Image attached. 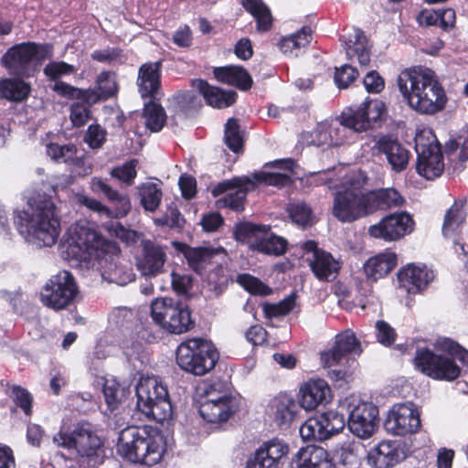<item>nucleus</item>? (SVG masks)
Returning <instances> with one entry per match:
<instances>
[{"instance_id":"1","label":"nucleus","mask_w":468,"mask_h":468,"mask_svg":"<svg viewBox=\"0 0 468 468\" xmlns=\"http://www.w3.org/2000/svg\"><path fill=\"white\" fill-rule=\"evenodd\" d=\"M397 83L404 101L418 113L431 115L445 107V91L430 69H405L399 75Z\"/></svg>"},{"instance_id":"2","label":"nucleus","mask_w":468,"mask_h":468,"mask_svg":"<svg viewBox=\"0 0 468 468\" xmlns=\"http://www.w3.org/2000/svg\"><path fill=\"white\" fill-rule=\"evenodd\" d=\"M15 223L25 238L39 247H51L60 233L59 218L52 200L38 196L28 201L24 210L15 212Z\"/></svg>"},{"instance_id":"3","label":"nucleus","mask_w":468,"mask_h":468,"mask_svg":"<svg viewBox=\"0 0 468 468\" xmlns=\"http://www.w3.org/2000/svg\"><path fill=\"white\" fill-rule=\"evenodd\" d=\"M434 347L438 351L445 352L449 356L437 355L427 348L418 349L414 357V365L423 374L435 378L447 381L456 379L461 368L454 362L453 357L459 359L468 367V351L458 343L447 337H438Z\"/></svg>"},{"instance_id":"4","label":"nucleus","mask_w":468,"mask_h":468,"mask_svg":"<svg viewBox=\"0 0 468 468\" xmlns=\"http://www.w3.org/2000/svg\"><path fill=\"white\" fill-rule=\"evenodd\" d=\"M165 451L163 437L151 435L145 428L129 426L119 434L117 453L131 463L154 465L160 462Z\"/></svg>"},{"instance_id":"5","label":"nucleus","mask_w":468,"mask_h":468,"mask_svg":"<svg viewBox=\"0 0 468 468\" xmlns=\"http://www.w3.org/2000/svg\"><path fill=\"white\" fill-rule=\"evenodd\" d=\"M367 178L361 172L347 174L335 191L332 214L342 223H352L370 215L367 191L362 188Z\"/></svg>"},{"instance_id":"6","label":"nucleus","mask_w":468,"mask_h":468,"mask_svg":"<svg viewBox=\"0 0 468 468\" xmlns=\"http://www.w3.org/2000/svg\"><path fill=\"white\" fill-rule=\"evenodd\" d=\"M290 182V176L283 173H254L252 177L238 176L218 183L213 189L212 195L218 197L216 201L219 208L229 207L235 211L244 208L247 193L255 187L257 183L268 186H282Z\"/></svg>"},{"instance_id":"7","label":"nucleus","mask_w":468,"mask_h":468,"mask_svg":"<svg viewBox=\"0 0 468 468\" xmlns=\"http://www.w3.org/2000/svg\"><path fill=\"white\" fill-rule=\"evenodd\" d=\"M61 244L68 256L79 261H86L91 256L101 257L103 252L112 255L118 250L115 242L105 239L84 221L72 224L65 232Z\"/></svg>"},{"instance_id":"8","label":"nucleus","mask_w":468,"mask_h":468,"mask_svg":"<svg viewBox=\"0 0 468 468\" xmlns=\"http://www.w3.org/2000/svg\"><path fill=\"white\" fill-rule=\"evenodd\" d=\"M137 408L149 419L164 422L172 417V405L165 386L154 377L141 378L136 386Z\"/></svg>"},{"instance_id":"9","label":"nucleus","mask_w":468,"mask_h":468,"mask_svg":"<svg viewBox=\"0 0 468 468\" xmlns=\"http://www.w3.org/2000/svg\"><path fill=\"white\" fill-rule=\"evenodd\" d=\"M218 353L214 345L203 338H190L182 342L176 349V363L186 372L203 376L213 369Z\"/></svg>"},{"instance_id":"10","label":"nucleus","mask_w":468,"mask_h":468,"mask_svg":"<svg viewBox=\"0 0 468 468\" xmlns=\"http://www.w3.org/2000/svg\"><path fill=\"white\" fill-rule=\"evenodd\" d=\"M53 442L58 447L75 450L79 456L93 462V465L100 463L104 454L101 438L88 422L79 423L70 434L58 432L53 437Z\"/></svg>"},{"instance_id":"11","label":"nucleus","mask_w":468,"mask_h":468,"mask_svg":"<svg viewBox=\"0 0 468 468\" xmlns=\"http://www.w3.org/2000/svg\"><path fill=\"white\" fill-rule=\"evenodd\" d=\"M384 103L381 101H365L357 109L351 108L343 112L337 126H331L329 130L331 145H340L345 143L346 129L361 133L371 127L381 116Z\"/></svg>"},{"instance_id":"12","label":"nucleus","mask_w":468,"mask_h":468,"mask_svg":"<svg viewBox=\"0 0 468 468\" xmlns=\"http://www.w3.org/2000/svg\"><path fill=\"white\" fill-rule=\"evenodd\" d=\"M52 46L25 42L10 48L3 56L2 63L10 73L29 77L38 65L52 56Z\"/></svg>"},{"instance_id":"13","label":"nucleus","mask_w":468,"mask_h":468,"mask_svg":"<svg viewBox=\"0 0 468 468\" xmlns=\"http://www.w3.org/2000/svg\"><path fill=\"white\" fill-rule=\"evenodd\" d=\"M151 316L168 333L180 335L189 331L194 323L188 307L172 298H157L151 304Z\"/></svg>"},{"instance_id":"14","label":"nucleus","mask_w":468,"mask_h":468,"mask_svg":"<svg viewBox=\"0 0 468 468\" xmlns=\"http://www.w3.org/2000/svg\"><path fill=\"white\" fill-rule=\"evenodd\" d=\"M417 173L428 180L439 177L444 170L443 156L438 140L431 129H423L415 136Z\"/></svg>"},{"instance_id":"15","label":"nucleus","mask_w":468,"mask_h":468,"mask_svg":"<svg viewBox=\"0 0 468 468\" xmlns=\"http://www.w3.org/2000/svg\"><path fill=\"white\" fill-rule=\"evenodd\" d=\"M78 292L73 275L68 271H61L51 276L43 286L40 300L47 307L58 311L72 303Z\"/></svg>"},{"instance_id":"16","label":"nucleus","mask_w":468,"mask_h":468,"mask_svg":"<svg viewBox=\"0 0 468 468\" xmlns=\"http://www.w3.org/2000/svg\"><path fill=\"white\" fill-rule=\"evenodd\" d=\"M346 426L343 413L328 410L309 418L301 427L300 435L304 441H325L339 433Z\"/></svg>"},{"instance_id":"17","label":"nucleus","mask_w":468,"mask_h":468,"mask_svg":"<svg viewBox=\"0 0 468 468\" xmlns=\"http://www.w3.org/2000/svg\"><path fill=\"white\" fill-rule=\"evenodd\" d=\"M348 429L361 439L370 438L377 428L378 409L369 402L356 403V399L347 403Z\"/></svg>"},{"instance_id":"18","label":"nucleus","mask_w":468,"mask_h":468,"mask_svg":"<svg viewBox=\"0 0 468 468\" xmlns=\"http://www.w3.org/2000/svg\"><path fill=\"white\" fill-rule=\"evenodd\" d=\"M420 427V412L412 402L395 404L385 421L387 431L397 436L414 433Z\"/></svg>"},{"instance_id":"19","label":"nucleus","mask_w":468,"mask_h":468,"mask_svg":"<svg viewBox=\"0 0 468 468\" xmlns=\"http://www.w3.org/2000/svg\"><path fill=\"white\" fill-rule=\"evenodd\" d=\"M413 219L406 212L392 213L368 228V234L388 242L396 241L413 230Z\"/></svg>"},{"instance_id":"20","label":"nucleus","mask_w":468,"mask_h":468,"mask_svg":"<svg viewBox=\"0 0 468 468\" xmlns=\"http://www.w3.org/2000/svg\"><path fill=\"white\" fill-rule=\"evenodd\" d=\"M303 249L310 253L306 261L318 280L331 282L336 278L340 263L329 252L318 249L313 240L306 241L303 244Z\"/></svg>"},{"instance_id":"21","label":"nucleus","mask_w":468,"mask_h":468,"mask_svg":"<svg viewBox=\"0 0 468 468\" xmlns=\"http://www.w3.org/2000/svg\"><path fill=\"white\" fill-rule=\"evenodd\" d=\"M373 149L385 155L392 171L400 173L407 168L410 153L393 135L382 134L376 137Z\"/></svg>"},{"instance_id":"22","label":"nucleus","mask_w":468,"mask_h":468,"mask_svg":"<svg viewBox=\"0 0 468 468\" xmlns=\"http://www.w3.org/2000/svg\"><path fill=\"white\" fill-rule=\"evenodd\" d=\"M350 353L359 355L362 348L355 334L351 330H346L336 335L331 349L321 353L322 365L324 367H336Z\"/></svg>"},{"instance_id":"23","label":"nucleus","mask_w":468,"mask_h":468,"mask_svg":"<svg viewBox=\"0 0 468 468\" xmlns=\"http://www.w3.org/2000/svg\"><path fill=\"white\" fill-rule=\"evenodd\" d=\"M289 452V446L278 439L264 442L247 463V468H279Z\"/></svg>"},{"instance_id":"24","label":"nucleus","mask_w":468,"mask_h":468,"mask_svg":"<svg viewBox=\"0 0 468 468\" xmlns=\"http://www.w3.org/2000/svg\"><path fill=\"white\" fill-rule=\"evenodd\" d=\"M166 261L165 248L151 240L143 241V252L137 259V268L145 277L163 272Z\"/></svg>"},{"instance_id":"25","label":"nucleus","mask_w":468,"mask_h":468,"mask_svg":"<svg viewBox=\"0 0 468 468\" xmlns=\"http://www.w3.org/2000/svg\"><path fill=\"white\" fill-rule=\"evenodd\" d=\"M161 60L147 62L140 67L137 85L142 98L154 101L161 98Z\"/></svg>"},{"instance_id":"26","label":"nucleus","mask_w":468,"mask_h":468,"mask_svg":"<svg viewBox=\"0 0 468 468\" xmlns=\"http://www.w3.org/2000/svg\"><path fill=\"white\" fill-rule=\"evenodd\" d=\"M405 452L397 441H383L370 449L367 464L371 468H391L404 460Z\"/></svg>"},{"instance_id":"27","label":"nucleus","mask_w":468,"mask_h":468,"mask_svg":"<svg viewBox=\"0 0 468 468\" xmlns=\"http://www.w3.org/2000/svg\"><path fill=\"white\" fill-rule=\"evenodd\" d=\"M183 253L189 267L199 274H201L208 265L220 264L227 257L226 250L221 247L212 248L186 246Z\"/></svg>"},{"instance_id":"28","label":"nucleus","mask_w":468,"mask_h":468,"mask_svg":"<svg viewBox=\"0 0 468 468\" xmlns=\"http://www.w3.org/2000/svg\"><path fill=\"white\" fill-rule=\"evenodd\" d=\"M346 49V57L351 61H357L361 67H367L370 61L367 39L363 31L352 28L340 37Z\"/></svg>"},{"instance_id":"29","label":"nucleus","mask_w":468,"mask_h":468,"mask_svg":"<svg viewBox=\"0 0 468 468\" xmlns=\"http://www.w3.org/2000/svg\"><path fill=\"white\" fill-rule=\"evenodd\" d=\"M299 403L305 410H313L331 399V389L324 379H311L300 388Z\"/></svg>"},{"instance_id":"30","label":"nucleus","mask_w":468,"mask_h":468,"mask_svg":"<svg viewBox=\"0 0 468 468\" xmlns=\"http://www.w3.org/2000/svg\"><path fill=\"white\" fill-rule=\"evenodd\" d=\"M400 285L409 292H417L424 290L433 280V271L425 265L409 264L398 273Z\"/></svg>"},{"instance_id":"31","label":"nucleus","mask_w":468,"mask_h":468,"mask_svg":"<svg viewBox=\"0 0 468 468\" xmlns=\"http://www.w3.org/2000/svg\"><path fill=\"white\" fill-rule=\"evenodd\" d=\"M192 87L197 89L203 96L206 102L218 109L231 106L237 99V92L234 90H224L218 87L212 86L203 80H193Z\"/></svg>"},{"instance_id":"32","label":"nucleus","mask_w":468,"mask_h":468,"mask_svg":"<svg viewBox=\"0 0 468 468\" xmlns=\"http://www.w3.org/2000/svg\"><path fill=\"white\" fill-rule=\"evenodd\" d=\"M293 462L297 468H335L328 452L324 448L314 445L300 449Z\"/></svg>"},{"instance_id":"33","label":"nucleus","mask_w":468,"mask_h":468,"mask_svg":"<svg viewBox=\"0 0 468 468\" xmlns=\"http://www.w3.org/2000/svg\"><path fill=\"white\" fill-rule=\"evenodd\" d=\"M397 265V255L392 251H385L369 258L364 264L367 279L376 282L389 273Z\"/></svg>"},{"instance_id":"34","label":"nucleus","mask_w":468,"mask_h":468,"mask_svg":"<svg viewBox=\"0 0 468 468\" xmlns=\"http://www.w3.org/2000/svg\"><path fill=\"white\" fill-rule=\"evenodd\" d=\"M238 410L235 399H225L222 402L215 404H200L199 414L204 420L210 423L227 421Z\"/></svg>"},{"instance_id":"35","label":"nucleus","mask_w":468,"mask_h":468,"mask_svg":"<svg viewBox=\"0 0 468 468\" xmlns=\"http://www.w3.org/2000/svg\"><path fill=\"white\" fill-rule=\"evenodd\" d=\"M367 196L370 215L379 209L400 207L404 203V198L395 188L367 191Z\"/></svg>"},{"instance_id":"36","label":"nucleus","mask_w":468,"mask_h":468,"mask_svg":"<svg viewBox=\"0 0 468 468\" xmlns=\"http://www.w3.org/2000/svg\"><path fill=\"white\" fill-rule=\"evenodd\" d=\"M90 189L95 193H103L110 201L117 205L114 217H124L131 209V202L128 196L120 194L102 178L93 177L90 181Z\"/></svg>"},{"instance_id":"37","label":"nucleus","mask_w":468,"mask_h":468,"mask_svg":"<svg viewBox=\"0 0 468 468\" xmlns=\"http://www.w3.org/2000/svg\"><path fill=\"white\" fill-rule=\"evenodd\" d=\"M90 189L95 193H103L110 201L117 205L114 217H124L131 209V202L128 196L120 194L102 178L93 177L90 181Z\"/></svg>"},{"instance_id":"38","label":"nucleus","mask_w":468,"mask_h":468,"mask_svg":"<svg viewBox=\"0 0 468 468\" xmlns=\"http://www.w3.org/2000/svg\"><path fill=\"white\" fill-rule=\"evenodd\" d=\"M215 78L223 83L236 86L239 90H246L252 85V79L242 67L227 66L214 69Z\"/></svg>"},{"instance_id":"39","label":"nucleus","mask_w":468,"mask_h":468,"mask_svg":"<svg viewBox=\"0 0 468 468\" xmlns=\"http://www.w3.org/2000/svg\"><path fill=\"white\" fill-rule=\"evenodd\" d=\"M46 153L56 163H63L75 167H80L84 165L83 158L78 156L77 148L71 144L64 145L54 143L48 144L46 147Z\"/></svg>"},{"instance_id":"40","label":"nucleus","mask_w":468,"mask_h":468,"mask_svg":"<svg viewBox=\"0 0 468 468\" xmlns=\"http://www.w3.org/2000/svg\"><path fill=\"white\" fill-rule=\"evenodd\" d=\"M31 91L28 83L18 79L0 80V98L10 101L20 102L25 101Z\"/></svg>"},{"instance_id":"41","label":"nucleus","mask_w":468,"mask_h":468,"mask_svg":"<svg viewBox=\"0 0 468 468\" xmlns=\"http://www.w3.org/2000/svg\"><path fill=\"white\" fill-rule=\"evenodd\" d=\"M241 5L256 20L259 32H267L271 28L272 16L262 0H241Z\"/></svg>"},{"instance_id":"42","label":"nucleus","mask_w":468,"mask_h":468,"mask_svg":"<svg viewBox=\"0 0 468 468\" xmlns=\"http://www.w3.org/2000/svg\"><path fill=\"white\" fill-rule=\"evenodd\" d=\"M296 409V402L287 396L274 398L270 404V413L278 425L291 422Z\"/></svg>"},{"instance_id":"43","label":"nucleus","mask_w":468,"mask_h":468,"mask_svg":"<svg viewBox=\"0 0 468 468\" xmlns=\"http://www.w3.org/2000/svg\"><path fill=\"white\" fill-rule=\"evenodd\" d=\"M311 40V29L303 27L300 31L282 38L279 43L281 51L289 57H298L303 48H305Z\"/></svg>"},{"instance_id":"44","label":"nucleus","mask_w":468,"mask_h":468,"mask_svg":"<svg viewBox=\"0 0 468 468\" xmlns=\"http://www.w3.org/2000/svg\"><path fill=\"white\" fill-rule=\"evenodd\" d=\"M286 241L278 236L269 233V228L263 231L259 241L252 243V250L268 255H282L285 252Z\"/></svg>"},{"instance_id":"45","label":"nucleus","mask_w":468,"mask_h":468,"mask_svg":"<svg viewBox=\"0 0 468 468\" xmlns=\"http://www.w3.org/2000/svg\"><path fill=\"white\" fill-rule=\"evenodd\" d=\"M466 213L463 209V201H455L447 210L442 225V233L445 237L453 234L463 223Z\"/></svg>"},{"instance_id":"46","label":"nucleus","mask_w":468,"mask_h":468,"mask_svg":"<svg viewBox=\"0 0 468 468\" xmlns=\"http://www.w3.org/2000/svg\"><path fill=\"white\" fill-rule=\"evenodd\" d=\"M292 221L299 226H309L314 223L313 209L305 202L295 201L288 204L286 208Z\"/></svg>"},{"instance_id":"47","label":"nucleus","mask_w":468,"mask_h":468,"mask_svg":"<svg viewBox=\"0 0 468 468\" xmlns=\"http://www.w3.org/2000/svg\"><path fill=\"white\" fill-rule=\"evenodd\" d=\"M119 252L120 250L118 249L117 252L112 255V253L103 252L102 256L97 257L100 260V265L102 268V278L107 280L109 282H122V279L121 278V272L122 270L117 264Z\"/></svg>"},{"instance_id":"48","label":"nucleus","mask_w":468,"mask_h":468,"mask_svg":"<svg viewBox=\"0 0 468 468\" xmlns=\"http://www.w3.org/2000/svg\"><path fill=\"white\" fill-rule=\"evenodd\" d=\"M266 226L250 222H240L235 226L234 235L238 241L247 243L252 250V243L259 241Z\"/></svg>"},{"instance_id":"49","label":"nucleus","mask_w":468,"mask_h":468,"mask_svg":"<svg viewBox=\"0 0 468 468\" xmlns=\"http://www.w3.org/2000/svg\"><path fill=\"white\" fill-rule=\"evenodd\" d=\"M144 119L146 127L152 132H159L166 121V114L164 108L150 100L144 103Z\"/></svg>"},{"instance_id":"50","label":"nucleus","mask_w":468,"mask_h":468,"mask_svg":"<svg viewBox=\"0 0 468 468\" xmlns=\"http://www.w3.org/2000/svg\"><path fill=\"white\" fill-rule=\"evenodd\" d=\"M141 204L144 210L154 212L160 206L163 193L154 183H146L140 187Z\"/></svg>"},{"instance_id":"51","label":"nucleus","mask_w":468,"mask_h":468,"mask_svg":"<svg viewBox=\"0 0 468 468\" xmlns=\"http://www.w3.org/2000/svg\"><path fill=\"white\" fill-rule=\"evenodd\" d=\"M225 143L234 153H239L243 146V139L238 120L229 119L225 125Z\"/></svg>"},{"instance_id":"52","label":"nucleus","mask_w":468,"mask_h":468,"mask_svg":"<svg viewBox=\"0 0 468 468\" xmlns=\"http://www.w3.org/2000/svg\"><path fill=\"white\" fill-rule=\"evenodd\" d=\"M96 87L104 99L114 96L118 91L116 75L112 71H102L96 79Z\"/></svg>"},{"instance_id":"53","label":"nucleus","mask_w":468,"mask_h":468,"mask_svg":"<svg viewBox=\"0 0 468 468\" xmlns=\"http://www.w3.org/2000/svg\"><path fill=\"white\" fill-rule=\"evenodd\" d=\"M105 402L110 411L115 410L124 398V389L115 381L107 380L103 386Z\"/></svg>"},{"instance_id":"54","label":"nucleus","mask_w":468,"mask_h":468,"mask_svg":"<svg viewBox=\"0 0 468 468\" xmlns=\"http://www.w3.org/2000/svg\"><path fill=\"white\" fill-rule=\"evenodd\" d=\"M229 285V276L221 267H217L207 276V286L216 297L219 296Z\"/></svg>"},{"instance_id":"55","label":"nucleus","mask_w":468,"mask_h":468,"mask_svg":"<svg viewBox=\"0 0 468 468\" xmlns=\"http://www.w3.org/2000/svg\"><path fill=\"white\" fill-rule=\"evenodd\" d=\"M156 226H166L170 229H181L185 219L174 204L167 207L166 212L161 218L154 219Z\"/></svg>"},{"instance_id":"56","label":"nucleus","mask_w":468,"mask_h":468,"mask_svg":"<svg viewBox=\"0 0 468 468\" xmlns=\"http://www.w3.org/2000/svg\"><path fill=\"white\" fill-rule=\"evenodd\" d=\"M137 165L138 161L136 159H132L122 165L112 168L111 176L122 183L131 186L133 184L134 178L137 176Z\"/></svg>"},{"instance_id":"57","label":"nucleus","mask_w":468,"mask_h":468,"mask_svg":"<svg viewBox=\"0 0 468 468\" xmlns=\"http://www.w3.org/2000/svg\"><path fill=\"white\" fill-rule=\"evenodd\" d=\"M237 282L249 292L259 295H268L271 290L261 282L258 278H255L248 273L239 274Z\"/></svg>"},{"instance_id":"58","label":"nucleus","mask_w":468,"mask_h":468,"mask_svg":"<svg viewBox=\"0 0 468 468\" xmlns=\"http://www.w3.org/2000/svg\"><path fill=\"white\" fill-rule=\"evenodd\" d=\"M104 229L112 235L114 236L123 242L130 244L133 243L137 240L138 235L137 232L126 229L120 222L117 221H110L104 224Z\"/></svg>"},{"instance_id":"59","label":"nucleus","mask_w":468,"mask_h":468,"mask_svg":"<svg viewBox=\"0 0 468 468\" xmlns=\"http://www.w3.org/2000/svg\"><path fill=\"white\" fill-rule=\"evenodd\" d=\"M76 68L73 65L68 64L64 61L49 62L44 68L45 75L51 80L58 81V80L66 75H70L76 72Z\"/></svg>"},{"instance_id":"60","label":"nucleus","mask_w":468,"mask_h":468,"mask_svg":"<svg viewBox=\"0 0 468 468\" xmlns=\"http://www.w3.org/2000/svg\"><path fill=\"white\" fill-rule=\"evenodd\" d=\"M294 304V299L288 297L278 303L264 304L263 312L268 318L284 316L293 309Z\"/></svg>"},{"instance_id":"61","label":"nucleus","mask_w":468,"mask_h":468,"mask_svg":"<svg viewBox=\"0 0 468 468\" xmlns=\"http://www.w3.org/2000/svg\"><path fill=\"white\" fill-rule=\"evenodd\" d=\"M358 76L357 70L350 65H344L335 69V82L340 89H346Z\"/></svg>"},{"instance_id":"62","label":"nucleus","mask_w":468,"mask_h":468,"mask_svg":"<svg viewBox=\"0 0 468 468\" xmlns=\"http://www.w3.org/2000/svg\"><path fill=\"white\" fill-rule=\"evenodd\" d=\"M69 118L76 127L83 126L90 118L89 107L82 102H74L70 106Z\"/></svg>"},{"instance_id":"63","label":"nucleus","mask_w":468,"mask_h":468,"mask_svg":"<svg viewBox=\"0 0 468 468\" xmlns=\"http://www.w3.org/2000/svg\"><path fill=\"white\" fill-rule=\"evenodd\" d=\"M106 132L98 124L90 125L85 136L84 142L89 144L90 148H101L105 141Z\"/></svg>"},{"instance_id":"64","label":"nucleus","mask_w":468,"mask_h":468,"mask_svg":"<svg viewBox=\"0 0 468 468\" xmlns=\"http://www.w3.org/2000/svg\"><path fill=\"white\" fill-rule=\"evenodd\" d=\"M12 398L15 403L20 407L27 415L31 414L33 399L27 389L18 386L13 387Z\"/></svg>"}]
</instances>
